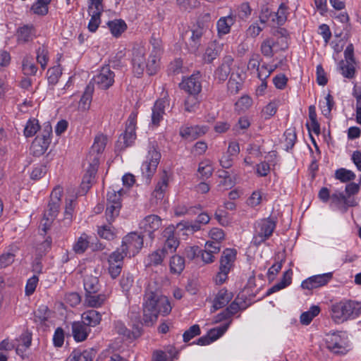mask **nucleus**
I'll use <instances>...</instances> for the list:
<instances>
[{
  "instance_id": "c9c22d12",
  "label": "nucleus",
  "mask_w": 361,
  "mask_h": 361,
  "mask_svg": "<svg viewBox=\"0 0 361 361\" xmlns=\"http://www.w3.org/2000/svg\"><path fill=\"white\" fill-rule=\"evenodd\" d=\"M242 85V80L240 74L232 73L228 82V90L233 94L238 92Z\"/></svg>"
},
{
  "instance_id": "4468645a",
  "label": "nucleus",
  "mask_w": 361,
  "mask_h": 361,
  "mask_svg": "<svg viewBox=\"0 0 361 361\" xmlns=\"http://www.w3.org/2000/svg\"><path fill=\"white\" fill-rule=\"evenodd\" d=\"M102 1L103 0H90V4L89 6L88 12L91 16V19L89 23H96L99 17L104 18L105 16L109 14V11L102 10Z\"/></svg>"
},
{
  "instance_id": "f03ea898",
  "label": "nucleus",
  "mask_w": 361,
  "mask_h": 361,
  "mask_svg": "<svg viewBox=\"0 0 361 361\" xmlns=\"http://www.w3.org/2000/svg\"><path fill=\"white\" fill-rule=\"evenodd\" d=\"M146 49L142 45H136L133 49L132 65L135 75L140 76L146 69L149 75H154L159 66L156 56H151L147 61L145 59Z\"/></svg>"
},
{
  "instance_id": "bb28decb",
  "label": "nucleus",
  "mask_w": 361,
  "mask_h": 361,
  "mask_svg": "<svg viewBox=\"0 0 361 361\" xmlns=\"http://www.w3.org/2000/svg\"><path fill=\"white\" fill-rule=\"evenodd\" d=\"M84 288L85 293H97L100 288L98 278L92 275L86 276L84 279Z\"/></svg>"
},
{
  "instance_id": "9d476101",
  "label": "nucleus",
  "mask_w": 361,
  "mask_h": 361,
  "mask_svg": "<svg viewBox=\"0 0 361 361\" xmlns=\"http://www.w3.org/2000/svg\"><path fill=\"white\" fill-rule=\"evenodd\" d=\"M332 279V273L315 275L303 281L301 286L303 289L312 290L325 286Z\"/></svg>"
},
{
  "instance_id": "0eeeda50",
  "label": "nucleus",
  "mask_w": 361,
  "mask_h": 361,
  "mask_svg": "<svg viewBox=\"0 0 361 361\" xmlns=\"http://www.w3.org/2000/svg\"><path fill=\"white\" fill-rule=\"evenodd\" d=\"M345 62L341 61L339 63L342 75L348 78H352L355 75V59L354 58V47L352 44H348L345 51Z\"/></svg>"
},
{
  "instance_id": "13d9d810",
  "label": "nucleus",
  "mask_w": 361,
  "mask_h": 361,
  "mask_svg": "<svg viewBox=\"0 0 361 361\" xmlns=\"http://www.w3.org/2000/svg\"><path fill=\"white\" fill-rule=\"evenodd\" d=\"M38 281L39 279L37 276H33L27 280L25 286V294L27 295H30L35 292Z\"/></svg>"
},
{
  "instance_id": "338daca9",
  "label": "nucleus",
  "mask_w": 361,
  "mask_h": 361,
  "mask_svg": "<svg viewBox=\"0 0 361 361\" xmlns=\"http://www.w3.org/2000/svg\"><path fill=\"white\" fill-rule=\"evenodd\" d=\"M198 102L195 97L189 96L185 102V110L188 112L194 111L197 106Z\"/></svg>"
},
{
  "instance_id": "0e129e2a",
  "label": "nucleus",
  "mask_w": 361,
  "mask_h": 361,
  "mask_svg": "<svg viewBox=\"0 0 361 361\" xmlns=\"http://www.w3.org/2000/svg\"><path fill=\"white\" fill-rule=\"evenodd\" d=\"M47 75L49 83L52 85L56 84L60 75L58 68L53 67L49 68L47 71Z\"/></svg>"
},
{
  "instance_id": "49530a36",
  "label": "nucleus",
  "mask_w": 361,
  "mask_h": 361,
  "mask_svg": "<svg viewBox=\"0 0 361 361\" xmlns=\"http://www.w3.org/2000/svg\"><path fill=\"white\" fill-rule=\"evenodd\" d=\"M23 70L25 75H35L37 71V67L30 61L28 57H25L23 61Z\"/></svg>"
},
{
  "instance_id": "ea45409f",
  "label": "nucleus",
  "mask_w": 361,
  "mask_h": 361,
  "mask_svg": "<svg viewBox=\"0 0 361 361\" xmlns=\"http://www.w3.org/2000/svg\"><path fill=\"white\" fill-rule=\"evenodd\" d=\"M204 31V27L201 24H192V26L190 27L189 30L185 32V35H189L191 37V39L193 42L198 40L202 35H203Z\"/></svg>"
},
{
  "instance_id": "6e6d98bb",
  "label": "nucleus",
  "mask_w": 361,
  "mask_h": 361,
  "mask_svg": "<svg viewBox=\"0 0 361 361\" xmlns=\"http://www.w3.org/2000/svg\"><path fill=\"white\" fill-rule=\"evenodd\" d=\"M167 255L162 252V250H158L153 253H152L149 256V260L150 263L153 264L154 265H158L161 264L163 261V259Z\"/></svg>"
},
{
  "instance_id": "864d4df0",
  "label": "nucleus",
  "mask_w": 361,
  "mask_h": 361,
  "mask_svg": "<svg viewBox=\"0 0 361 361\" xmlns=\"http://www.w3.org/2000/svg\"><path fill=\"white\" fill-rule=\"evenodd\" d=\"M274 43L271 39H266L264 40L261 45V51L262 54L265 56L271 57L274 54L273 53V46Z\"/></svg>"
},
{
  "instance_id": "a18cd8bd",
  "label": "nucleus",
  "mask_w": 361,
  "mask_h": 361,
  "mask_svg": "<svg viewBox=\"0 0 361 361\" xmlns=\"http://www.w3.org/2000/svg\"><path fill=\"white\" fill-rule=\"evenodd\" d=\"M121 208L116 205L107 204L106 217L109 224L113 222L116 217L118 216Z\"/></svg>"
},
{
  "instance_id": "8fccbe9b",
  "label": "nucleus",
  "mask_w": 361,
  "mask_h": 361,
  "mask_svg": "<svg viewBox=\"0 0 361 361\" xmlns=\"http://www.w3.org/2000/svg\"><path fill=\"white\" fill-rule=\"evenodd\" d=\"M284 135L285 147L286 149L288 150L289 149H291L294 146L296 140V134L294 130L288 129L285 132Z\"/></svg>"
},
{
  "instance_id": "3c124183",
  "label": "nucleus",
  "mask_w": 361,
  "mask_h": 361,
  "mask_svg": "<svg viewBox=\"0 0 361 361\" xmlns=\"http://www.w3.org/2000/svg\"><path fill=\"white\" fill-rule=\"evenodd\" d=\"M152 45L153 47V49L152 51V53L150 54L151 56H156L157 57V61L159 62V57L161 54V42L159 38H155L154 37L152 39Z\"/></svg>"
},
{
  "instance_id": "39448f33",
  "label": "nucleus",
  "mask_w": 361,
  "mask_h": 361,
  "mask_svg": "<svg viewBox=\"0 0 361 361\" xmlns=\"http://www.w3.org/2000/svg\"><path fill=\"white\" fill-rule=\"evenodd\" d=\"M236 253L237 252L235 250L228 248L226 249L223 252L220 259L219 271L216 277V282L217 283L222 284L226 281L227 275L235 259Z\"/></svg>"
},
{
  "instance_id": "20e7f679",
  "label": "nucleus",
  "mask_w": 361,
  "mask_h": 361,
  "mask_svg": "<svg viewBox=\"0 0 361 361\" xmlns=\"http://www.w3.org/2000/svg\"><path fill=\"white\" fill-rule=\"evenodd\" d=\"M360 308L359 303L352 300L339 302L331 307V318L336 323H343L351 317L357 316Z\"/></svg>"
},
{
  "instance_id": "1a4fd4ad",
  "label": "nucleus",
  "mask_w": 361,
  "mask_h": 361,
  "mask_svg": "<svg viewBox=\"0 0 361 361\" xmlns=\"http://www.w3.org/2000/svg\"><path fill=\"white\" fill-rule=\"evenodd\" d=\"M114 77V73L106 66L102 68L99 73L94 77L93 81L100 89L107 90L113 85Z\"/></svg>"
},
{
  "instance_id": "2f4dec72",
  "label": "nucleus",
  "mask_w": 361,
  "mask_h": 361,
  "mask_svg": "<svg viewBox=\"0 0 361 361\" xmlns=\"http://www.w3.org/2000/svg\"><path fill=\"white\" fill-rule=\"evenodd\" d=\"M185 268V259L179 255H174L170 261V270L171 273L180 274Z\"/></svg>"
},
{
  "instance_id": "473e14b6",
  "label": "nucleus",
  "mask_w": 361,
  "mask_h": 361,
  "mask_svg": "<svg viewBox=\"0 0 361 361\" xmlns=\"http://www.w3.org/2000/svg\"><path fill=\"white\" fill-rule=\"evenodd\" d=\"M126 247H121L112 252L108 259L109 263L118 264L123 265V259L127 255Z\"/></svg>"
},
{
  "instance_id": "603ef678",
  "label": "nucleus",
  "mask_w": 361,
  "mask_h": 361,
  "mask_svg": "<svg viewBox=\"0 0 361 361\" xmlns=\"http://www.w3.org/2000/svg\"><path fill=\"white\" fill-rule=\"evenodd\" d=\"M200 334V329L199 325L195 324L189 328L183 335L184 342H188L195 336Z\"/></svg>"
},
{
  "instance_id": "4d7b16f0",
  "label": "nucleus",
  "mask_w": 361,
  "mask_h": 361,
  "mask_svg": "<svg viewBox=\"0 0 361 361\" xmlns=\"http://www.w3.org/2000/svg\"><path fill=\"white\" fill-rule=\"evenodd\" d=\"M64 341V331L62 328L59 327L56 329L54 337L53 342L54 345L56 347H61L63 344Z\"/></svg>"
},
{
  "instance_id": "f3484780",
  "label": "nucleus",
  "mask_w": 361,
  "mask_h": 361,
  "mask_svg": "<svg viewBox=\"0 0 361 361\" xmlns=\"http://www.w3.org/2000/svg\"><path fill=\"white\" fill-rule=\"evenodd\" d=\"M168 100L164 97L157 100L152 109V123L154 126H158L164 114L166 103Z\"/></svg>"
},
{
  "instance_id": "f8f14e48",
  "label": "nucleus",
  "mask_w": 361,
  "mask_h": 361,
  "mask_svg": "<svg viewBox=\"0 0 361 361\" xmlns=\"http://www.w3.org/2000/svg\"><path fill=\"white\" fill-rule=\"evenodd\" d=\"M200 78V73H197V74H193L189 78L184 79L180 84V88L188 92L190 95L198 94L202 90Z\"/></svg>"
},
{
  "instance_id": "72a5a7b5",
  "label": "nucleus",
  "mask_w": 361,
  "mask_h": 361,
  "mask_svg": "<svg viewBox=\"0 0 361 361\" xmlns=\"http://www.w3.org/2000/svg\"><path fill=\"white\" fill-rule=\"evenodd\" d=\"M51 0H37L32 7L31 11L38 16H44L48 13V5Z\"/></svg>"
},
{
  "instance_id": "de8ad7c7",
  "label": "nucleus",
  "mask_w": 361,
  "mask_h": 361,
  "mask_svg": "<svg viewBox=\"0 0 361 361\" xmlns=\"http://www.w3.org/2000/svg\"><path fill=\"white\" fill-rule=\"evenodd\" d=\"M229 323L218 328H214L209 331L207 333V336L212 339V342L217 340L219 337H221L227 330L228 327Z\"/></svg>"
},
{
  "instance_id": "5fc2aeb1",
  "label": "nucleus",
  "mask_w": 361,
  "mask_h": 361,
  "mask_svg": "<svg viewBox=\"0 0 361 361\" xmlns=\"http://www.w3.org/2000/svg\"><path fill=\"white\" fill-rule=\"evenodd\" d=\"M113 36L118 37L127 29V24H107Z\"/></svg>"
},
{
  "instance_id": "c03bdc74",
  "label": "nucleus",
  "mask_w": 361,
  "mask_h": 361,
  "mask_svg": "<svg viewBox=\"0 0 361 361\" xmlns=\"http://www.w3.org/2000/svg\"><path fill=\"white\" fill-rule=\"evenodd\" d=\"M252 104V99L247 95H244L236 102L235 105L237 110L244 111L248 109Z\"/></svg>"
},
{
  "instance_id": "09e8293b",
  "label": "nucleus",
  "mask_w": 361,
  "mask_h": 361,
  "mask_svg": "<svg viewBox=\"0 0 361 361\" xmlns=\"http://www.w3.org/2000/svg\"><path fill=\"white\" fill-rule=\"evenodd\" d=\"M47 54L48 51L44 47H39L37 50V62L41 65L42 69H44L47 63Z\"/></svg>"
},
{
  "instance_id": "052dcab7",
  "label": "nucleus",
  "mask_w": 361,
  "mask_h": 361,
  "mask_svg": "<svg viewBox=\"0 0 361 361\" xmlns=\"http://www.w3.org/2000/svg\"><path fill=\"white\" fill-rule=\"evenodd\" d=\"M319 33L323 37L325 45H326L332 35L331 31L327 24H322L319 27Z\"/></svg>"
},
{
  "instance_id": "7c9ffc66",
  "label": "nucleus",
  "mask_w": 361,
  "mask_h": 361,
  "mask_svg": "<svg viewBox=\"0 0 361 361\" xmlns=\"http://www.w3.org/2000/svg\"><path fill=\"white\" fill-rule=\"evenodd\" d=\"M105 298L104 295L98 294V293L90 294L85 293V304L89 307H97L104 303Z\"/></svg>"
},
{
  "instance_id": "a211bd4d",
  "label": "nucleus",
  "mask_w": 361,
  "mask_h": 361,
  "mask_svg": "<svg viewBox=\"0 0 361 361\" xmlns=\"http://www.w3.org/2000/svg\"><path fill=\"white\" fill-rule=\"evenodd\" d=\"M206 132L207 128L204 126L185 127L180 129V135L185 139L195 140L204 135Z\"/></svg>"
},
{
  "instance_id": "79ce46f5",
  "label": "nucleus",
  "mask_w": 361,
  "mask_h": 361,
  "mask_svg": "<svg viewBox=\"0 0 361 361\" xmlns=\"http://www.w3.org/2000/svg\"><path fill=\"white\" fill-rule=\"evenodd\" d=\"M121 195H122V190H119L116 191L113 190L112 191H109L107 193V201L108 204L116 205L119 207H121Z\"/></svg>"
},
{
  "instance_id": "aec40b11",
  "label": "nucleus",
  "mask_w": 361,
  "mask_h": 361,
  "mask_svg": "<svg viewBox=\"0 0 361 361\" xmlns=\"http://www.w3.org/2000/svg\"><path fill=\"white\" fill-rule=\"evenodd\" d=\"M82 322L87 327V326H95L98 325L102 320L101 314L94 310H90L85 312L82 314Z\"/></svg>"
},
{
  "instance_id": "6e6552de",
  "label": "nucleus",
  "mask_w": 361,
  "mask_h": 361,
  "mask_svg": "<svg viewBox=\"0 0 361 361\" xmlns=\"http://www.w3.org/2000/svg\"><path fill=\"white\" fill-rule=\"evenodd\" d=\"M143 245V236L137 233L133 232L126 235L122 242L121 247H126L128 253L133 255L138 252Z\"/></svg>"
},
{
  "instance_id": "412c9836",
  "label": "nucleus",
  "mask_w": 361,
  "mask_h": 361,
  "mask_svg": "<svg viewBox=\"0 0 361 361\" xmlns=\"http://www.w3.org/2000/svg\"><path fill=\"white\" fill-rule=\"evenodd\" d=\"M90 332L88 328L82 322H73L72 324V333L73 336L76 341H85Z\"/></svg>"
},
{
  "instance_id": "ddd939ff",
  "label": "nucleus",
  "mask_w": 361,
  "mask_h": 361,
  "mask_svg": "<svg viewBox=\"0 0 361 361\" xmlns=\"http://www.w3.org/2000/svg\"><path fill=\"white\" fill-rule=\"evenodd\" d=\"M233 63V59L231 56H226L222 63L215 71V78L220 82L226 81L231 71V65Z\"/></svg>"
},
{
  "instance_id": "6ab92c4d",
  "label": "nucleus",
  "mask_w": 361,
  "mask_h": 361,
  "mask_svg": "<svg viewBox=\"0 0 361 361\" xmlns=\"http://www.w3.org/2000/svg\"><path fill=\"white\" fill-rule=\"evenodd\" d=\"M106 142L107 137L105 135H99L96 136L89 155V162L92 161L94 157H98L97 155L104 151L106 145Z\"/></svg>"
},
{
  "instance_id": "c85d7f7f",
  "label": "nucleus",
  "mask_w": 361,
  "mask_h": 361,
  "mask_svg": "<svg viewBox=\"0 0 361 361\" xmlns=\"http://www.w3.org/2000/svg\"><path fill=\"white\" fill-rule=\"evenodd\" d=\"M94 92V87L91 84H89L86 88L79 102V109H80L82 111H86L89 109L91 102H92V94Z\"/></svg>"
},
{
  "instance_id": "69168bd1",
  "label": "nucleus",
  "mask_w": 361,
  "mask_h": 361,
  "mask_svg": "<svg viewBox=\"0 0 361 361\" xmlns=\"http://www.w3.org/2000/svg\"><path fill=\"white\" fill-rule=\"evenodd\" d=\"M14 255L12 253L3 254L0 256V269L6 267L14 261Z\"/></svg>"
},
{
  "instance_id": "b1692460",
  "label": "nucleus",
  "mask_w": 361,
  "mask_h": 361,
  "mask_svg": "<svg viewBox=\"0 0 361 361\" xmlns=\"http://www.w3.org/2000/svg\"><path fill=\"white\" fill-rule=\"evenodd\" d=\"M275 227L276 221L274 219L271 218L264 219L258 223L259 229L257 232L259 233L261 235H264V236L269 238Z\"/></svg>"
},
{
  "instance_id": "4be33fe9",
  "label": "nucleus",
  "mask_w": 361,
  "mask_h": 361,
  "mask_svg": "<svg viewBox=\"0 0 361 361\" xmlns=\"http://www.w3.org/2000/svg\"><path fill=\"white\" fill-rule=\"evenodd\" d=\"M252 10L247 3L242 4L236 10L235 13H233V18H230L231 21L240 22L247 21L251 15Z\"/></svg>"
},
{
  "instance_id": "2eb2a0df",
  "label": "nucleus",
  "mask_w": 361,
  "mask_h": 361,
  "mask_svg": "<svg viewBox=\"0 0 361 361\" xmlns=\"http://www.w3.org/2000/svg\"><path fill=\"white\" fill-rule=\"evenodd\" d=\"M326 347L334 353H344L345 348L343 345V341L340 336L336 333L326 335Z\"/></svg>"
},
{
  "instance_id": "e433bc0d",
  "label": "nucleus",
  "mask_w": 361,
  "mask_h": 361,
  "mask_svg": "<svg viewBox=\"0 0 361 361\" xmlns=\"http://www.w3.org/2000/svg\"><path fill=\"white\" fill-rule=\"evenodd\" d=\"M197 171L200 173L201 178H209L213 173V168L211 165V161L209 160H204L201 161L199 164Z\"/></svg>"
},
{
  "instance_id": "bf43d9fd",
  "label": "nucleus",
  "mask_w": 361,
  "mask_h": 361,
  "mask_svg": "<svg viewBox=\"0 0 361 361\" xmlns=\"http://www.w3.org/2000/svg\"><path fill=\"white\" fill-rule=\"evenodd\" d=\"M218 56V50L214 47H209L206 49L203 56V60L205 63H210Z\"/></svg>"
},
{
  "instance_id": "a878e982",
  "label": "nucleus",
  "mask_w": 361,
  "mask_h": 361,
  "mask_svg": "<svg viewBox=\"0 0 361 361\" xmlns=\"http://www.w3.org/2000/svg\"><path fill=\"white\" fill-rule=\"evenodd\" d=\"M94 355L93 349L85 350L82 353L75 350L67 358V361H92Z\"/></svg>"
},
{
  "instance_id": "5701e85b",
  "label": "nucleus",
  "mask_w": 361,
  "mask_h": 361,
  "mask_svg": "<svg viewBox=\"0 0 361 361\" xmlns=\"http://www.w3.org/2000/svg\"><path fill=\"white\" fill-rule=\"evenodd\" d=\"M233 294L228 293L226 290L221 289L217 293L214 301L213 307L214 310H217L226 306L232 299Z\"/></svg>"
},
{
  "instance_id": "f704fd0d",
  "label": "nucleus",
  "mask_w": 361,
  "mask_h": 361,
  "mask_svg": "<svg viewBox=\"0 0 361 361\" xmlns=\"http://www.w3.org/2000/svg\"><path fill=\"white\" fill-rule=\"evenodd\" d=\"M320 308L319 306L313 305L310 310L302 313L300 315V323L303 325H308L313 318L319 314Z\"/></svg>"
},
{
  "instance_id": "a19ab883",
  "label": "nucleus",
  "mask_w": 361,
  "mask_h": 361,
  "mask_svg": "<svg viewBox=\"0 0 361 361\" xmlns=\"http://www.w3.org/2000/svg\"><path fill=\"white\" fill-rule=\"evenodd\" d=\"M335 177L341 182H348L353 180L355 178V175L350 170L340 169L336 171Z\"/></svg>"
},
{
  "instance_id": "680f3d73",
  "label": "nucleus",
  "mask_w": 361,
  "mask_h": 361,
  "mask_svg": "<svg viewBox=\"0 0 361 361\" xmlns=\"http://www.w3.org/2000/svg\"><path fill=\"white\" fill-rule=\"evenodd\" d=\"M88 246V242L83 236L79 238L74 245L73 250L76 253H83Z\"/></svg>"
},
{
  "instance_id": "4c0bfd02",
  "label": "nucleus",
  "mask_w": 361,
  "mask_h": 361,
  "mask_svg": "<svg viewBox=\"0 0 361 361\" xmlns=\"http://www.w3.org/2000/svg\"><path fill=\"white\" fill-rule=\"evenodd\" d=\"M132 134L128 133V130H126L124 134L120 136L118 144L121 149L128 147L133 143L136 138L135 132L133 131Z\"/></svg>"
},
{
  "instance_id": "423d86ee",
  "label": "nucleus",
  "mask_w": 361,
  "mask_h": 361,
  "mask_svg": "<svg viewBox=\"0 0 361 361\" xmlns=\"http://www.w3.org/2000/svg\"><path fill=\"white\" fill-rule=\"evenodd\" d=\"M160 159V152L152 146L148 152L147 161L142 164L141 168L142 173L146 177L147 183L150 182L152 177L155 173Z\"/></svg>"
},
{
  "instance_id": "37998d69",
  "label": "nucleus",
  "mask_w": 361,
  "mask_h": 361,
  "mask_svg": "<svg viewBox=\"0 0 361 361\" xmlns=\"http://www.w3.org/2000/svg\"><path fill=\"white\" fill-rule=\"evenodd\" d=\"M39 126L37 119H30L27 121L25 130L24 134L25 137H32L39 130Z\"/></svg>"
},
{
  "instance_id": "9b49d317",
  "label": "nucleus",
  "mask_w": 361,
  "mask_h": 361,
  "mask_svg": "<svg viewBox=\"0 0 361 361\" xmlns=\"http://www.w3.org/2000/svg\"><path fill=\"white\" fill-rule=\"evenodd\" d=\"M174 231L175 228L173 226H168L163 231V237L166 238V240L161 250L166 255L175 252L179 245L178 240L174 236Z\"/></svg>"
},
{
  "instance_id": "dca6fc26",
  "label": "nucleus",
  "mask_w": 361,
  "mask_h": 361,
  "mask_svg": "<svg viewBox=\"0 0 361 361\" xmlns=\"http://www.w3.org/2000/svg\"><path fill=\"white\" fill-rule=\"evenodd\" d=\"M141 228L149 233L151 238L154 231L159 229L161 225V219L157 215H149L145 217L140 224Z\"/></svg>"
},
{
  "instance_id": "cd10ccee",
  "label": "nucleus",
  "mask_w": 361,
  "mask_h": 361,
  "mask_svg": "<svg viewBox=\"0 0 361 361\" xmlns=\"http://www.w3.org/2000/svg\"><path fill=\"white\" fill-rule=\"evenodd\" d=\"M49 146L48 141L42 140L41 138L36 137L31 145L30 151L34 156L39 157L45 153Z\"/></svg>"
},
{
  "instance_id": "393cba45",
  "label": "nucleus",
  "mask_w": 361,
  "mask_h": 361,
  "mask_svg": "<svg viewBox=\"0 0 361 361\" xmlns=\"http://www.w3.org/2000/svg\"><path fill=\"white\" fill-rule=\"evenodd\" d=\"M35 30L32 24H25L23 26L20 27L17 31V38L18 42L23 43L29 42L32 39Z\"/></svg>"
},
{
  "instance_id": "e2e57ef3",
  "label": "nucleus",
  "mask_w": 361,
  "mask_h": 361,
  "mask_svg": "<svg viewBox=\"0 0 361 361\" xmlns=\"http://www.w3.org/2000/svg\"><path fill=\"white\" fill-rule=\"evenodd\" d=\"M52 133V128L49 123H47L42 132L40 135H37V137L41 138L42 140L48 141V143L50 145L51 142V135Z\"/></svg>"
},
{
  "instance_id": "58836bf2",
  "label": "nucleus",
  "mask_w": 361,
  "mask_h": 361,
  "mask_svg": "<svg viewBox=\"0 0 361 361\" xmlns=\"http://www.w3.org/2000/svg\"><path fill=\"white\" fill-rule=\"evenodd\" d=\"M168 185V176L166 171H164L161 181L157 183L154 190L156 198L161 199L163 197V192Z\"/></svg>"
},
{
  "instance_id": "774afa93",
  "label": "nucleus",
  "mask_w": 361,
  "mask_h": 361,
  "mask_svg": "<svg viewBox=\"0 0 361 361\" xmlns=\"http://www.w3.org/2000/svg\"><path fill=\"white\" fill-rule=\"evenodd\" d=\"M260 61L261 58L258 54H252L249 60L247 68L249 70H257L259 68Z\"/></svg>"
},
{
  "instance_id": "c756f323",
  "label": "nucleus",
  "mask_w": 361,
  "mask_h": 361,
  "mask_svg": "<svg viewBox=\"0 0 361 361\" xmlns=\"http://www.w3.org/2000/svg\"><path fill=\"white\" fill-rule=\"evenodd\" d=\"M99 166V157H94L92 161L89 162V167L85 174L82 182L88 183L92 185V180L97 171Z\"/></svg>"
},
{
  "instance_id": "7ed1b4c3",
  "label": "nucleus",
  "mask_w": 361,
  "mask_h": 361,
  "mask_svg": "<svg viewBox=\"0 0 361 361\" xmlns=\"http://www.w3.org/2000/svg\"><path fill=\"white\" fill-rule=\"evenodd\" d=\"M62 194L63 189L60 186H56L51 193L47 209L45 211L41 221V226L44 233H46L50 228L59 212Z\"/></svg>"
},
{
  "instance_id": "f257e3e1",
  "label": "nucleus",
  "mask_w": 361,
  "mask_h": 361,
  "mask_svg": "<svg viewBox=\"0 0 361 361\" xmlns=\"http://www.w3.org/2000/svg\"><path fill=\"white\" fill-rule=\"evenodd\" d=\"M171 309L167 297L159 290H147L143 303V321L146 325H152L157 320L159 314L167 315Z\"/></svg>"
}]
</instances>
